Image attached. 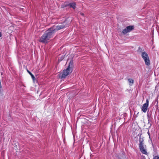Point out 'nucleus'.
<instances>
[{
    "mask_svg": "<svg viewBox=\"0 0 159 159\" xmlns=\"http://www.w3.org/2000/svg\"><path fill=\"white\" fill-rule=\"evenodd\" d=\"M55 29L54 28H51L46 31L45 33L40 37L39 42L47 43L48 40L52 37L53 34L55 32Z\"/></svg>",
    "mask_w": 159,
    "mask_h": 159,
    "instance_id": "1",
    "label": "nucleus"
},
{
    "mask_svg": "<svg viewBox=\"0 0 159 159\" xmlns=\"http://www.w3.org/2000/svg\"><path fill=\"white\" fill-rule=\"evenodd\" d=\"M73 65V61H71L67 68L64 70L63 73L61 75V78H65L67 75L72 72Z\"/></svg>",
    "mask_w": 159,
    "mask_h": 159,
    "instance_id": "2",
    "label": "nucleus"
},
{
    "mask_svg": "<svg viewBox=\"0 0 159 159\" xmlns=\"http://www.w3.org/2000/svg\"><path fill=\"white\" fill-rule=\"evenodd\" d=\"M139 147L142 153L146 155L147 154L146 145L144 144V139L143 138H139Z\"/></svg>",
    "mask_w": 159,
    "mask_h": 159,
    "instance_id": "3",
    "label": "nucleus"
},
{
    "mask_svg": "<svg viewBox=\"0 0 159 159\" xmlns=\"http://www.w3.org/2000/svg\"><path fill=\"white\" fill-rule=\"evenodd\" d=\"M141 57L144 60L146 65L149 66L150 64V61L147 53L145 52H143L141 53Z\"/></svg>",
    "mask_w": 159,
    "mask_h": 159,
    "instance_id": "4",
    "label": "nucleus"
},
{
    "mask_svg": "<svg viewBox=\"0 0 159 159\" xmlns=\"http://www.w3.org/2000/svg\"><path fill=\"white\" fill-rule=\"evenodd\" d=\"M149 105V100L147 99L146 100V103H144L141 109L143 112L145 113L148 109Z\"/></svg>",
    "mask_w": 159,
    "mask_h": 159,
    "instance_id": "5",
    "label": "nucleus"
},
{
    "mask_svg": "<svg viewBox=\"0 0 159 159\" xmlns=\"http://www.w3.org/2000/svg\"><path fill=\"white\" fill-rule=\"evenodd\" d=\"M134 29V26H129L127 27L122 31V33L124 34H126L133 30Z\"/></svg>",
    "mask_w": 159,
    "mask_h": 159,
    "instance_id": "6",
    "label": "nucleus"
},
{
    "mask_svg": "<svg viewBox=\"0 0 159 159\" xmlns=\"http://www.w3.org/2000/svg\"><path fill=\"white\" fill-rule=\"evenodd\" d=\"M66 26L65 25L64 23H63V24L59 25L55 27H53L52 28H54L55 29V32L56 31V30H61V29H62L63 28H64L66 27Z\"/></svg>",
    "mask_w": 159,
    "mask_h": 159,
    "instance_id": "7",
    "label": "nucleus"
},
{
    "mask_svg": "<svg viewBox=\"0 0 159 159\" xmlns=\"http://www.w3.org/2000/svg\"><path fill=\"white\" fill-rule=\"evenodd\" d=\"M69 6L70 7H72L75 9L76 7V4L75 2L70 3L69 4Z\"/></svg>",
    "mask_w": 159,
    "mask_h": 159,
    "instance_id": "8",
    "label": "nucleus"
},
{
    "mask_svg": "<svg viewBox=\"0 0 159 159\" xmlns=\"http://www.w3.org/2000/svg\"><path fill=\"white\" fill-rule=\"evenodd\" d=\"M128 81L130 84V85H132L134 82V80L132 79H128Z\"/></svg>",
    "mask_w": 159,
    "mask_h": 159,
    "instance_id": "9",
    "label": "nucleus"
},
{
    "mask_svg": "<svg viewBox=\"0 0 159 159\" xmlns=\"http://www.w3.org/2000/svg\"><path fill=\"white\" fill-rule=\"evenodd\" d=\"M3 135V134L2 133V132L1 130H0V138L2 137Z\"/></svg>",
    "mask_w": 159,
    "mask_h": 159,
    "instance_id": "10",
    "label": "nucleus"
},
{
    "mask_svg": "<svg viewBox=\"0 0 159 159\" xmlns=\"http://www.w3.org/2000/svg\"><path fill=\"white\" fill-rule=\"evenodd\" d=\"M153 159H159V157L158 156H155L153 157Z\"/></svg>",
    "mask_w": 159,
    "mask_h": 159,
    "instance_id": "11",
    "label": "nucleus"
},
{
    "mask_svg": "<svg viewBox=\"0 0 159 159\" xmlns=\"http://www.w3.org/2000/svg\"><path fill=\"white\" fill-rule=\"evenodd\" d=\"M80 14L82 16H84V14L82 13H81V12H80Z\"/></svg>",
    "mask_w": 159,
    "mask_h": 159,
    "instance_id": "12",
    "label": "nucleus"
},
{
    "mask_svg": "<svg viewBox=\"0 0 159 159\" xmlns=\"http://www.w3.org/2000/svg\"><path fill=\"white\" fill-rule=\"evenodd\" d=\"M2 36V34L1 32H0V38Z\"/></svg>",
    "mask_w": 159,
    "mask_h": 159,
    "instance_id": "13",
    "label": "nucleus"
},
{
    "mask_svg": "<svg viewBox=\"0 0 159 159\" xmlns=\"http://www.w3.org/2000/svg\"><path fill=\"white\" fill-rule=\"evenodd\" d=\"M61 74H60L59 75V77H61Z\"/></svg>",
    "mask_w": 159,
    "mask_h": 159,
    "instance_id": "14",
    "label": "nucleus"
},
{
    "mask_svg": "<svg viewBox=\"0 0 159 159\" xmlns=\"http://www.w3.org/2000/svg\"><path fill=\"white\" fill-rule=\"evenodd\" d=\"M32 76V77H34V75H33Z\"/></svg>",
    "mask_w": 159,
    "mask_h": 159,
    "instance_id": "15",
    "label": "nucleus"
},
{
    "mask_svg": "<svg viewBox=\"0 0 159 159\" xmlns=\"http://www.w3.org/2000/svg\"><path fill=\"white\" fill-rule=\"evenodd\" d=\"M29 73H30V74H31V73H30V72H29Z\"/></svg>",
    "mask_w": 159,
    "mask_h": 159,
    "instance_id": "16",
    "label": "nucleus"
}]
</instances>
